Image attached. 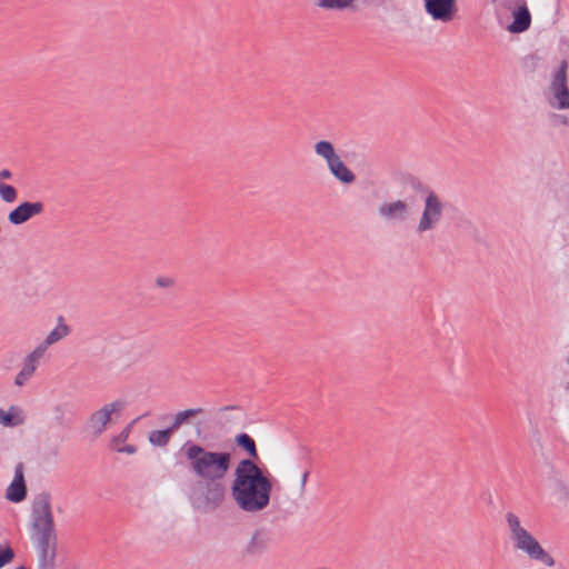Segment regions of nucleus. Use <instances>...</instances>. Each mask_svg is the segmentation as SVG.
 I'll list each match as a JSON object with an SVG mask.
<instances>
[{
	"mask_svg": "<svg viewBox=\"0 0 569 569\" xmlns=\"http://www.w3.org/2000/svg\"><path fill=\"white\" fill-rule=\"evenodd\" d=\"M230 489L237 507L247 513H258L270 505L272 482L251 459L238 462Z\"/></svg>",
	"mask_w": 569,
	"mask_h": 569,
	"instance_id": "1",
	"label": "nucleus"
},
{
	"mask_svg": "<svg viewBox=\"0 0 569 569\" xmlns=\"http://www.w3.org/2000/svg\"><path fill=\"white\" fill-rule=\"evenodd\" d=\"M31 520L39 551V563L42 569H53L57 556V533L49 492L42 491L34 497Z\"/></svg>",
	"mask_w": 569,
	"mask_h": 569,
	"instance_id": "2",
	"label": "nucleus"
},
{
	"mask_svg": "<svg viewBox=\"0 0 569 569\" xmlns=\"http://www.w3.org/2000/svg\"><path fill=\"white\" fill-rule=\"evenodd\" d=\"M192 471L200 478L191 490V503L200 512L213 509V451H206L198 445L186 449Z\"/></svg>",
	"mask_w": 569,
	"mask_h": 569,
	"instance_id": "3",
	"label": "nucleus"
},
{
	"mask_svg": "<svg viewBox=\"0 0 569 569\" xmlns=\"http://www.w3.org/2000/svg\"><path fill=\"white\" fill-rule=\"evenodd\" d=\"M512 547L526 555L530 560L538 561L546 567H553L556 561L540 545L538 539L522 525L520 518L513 512L506 513Z\"/></svg>",
	"mask_w": 569,
	"mask_h": 569,
	"instance_id": "4",
	"label": "nucleus"
},
{
	"mask_svg": "<svg viewBox=\"0 0 569 569\" xmlns=\"http://www.w3.org/2000/svg\"><path fill=\"white\" fill-rule=\"evenodd\" d=\"M315 152L327 162L330 172L336 179L347 184L355 181L356 176L347 168L341 158L336 153L333 144L330 141H318L315 144Z\"/></svg>",
	"mask_w": 569,
	"mask_h": 569,
	"instance_id": "5",
	"label": "nucleus"
},
{
	"mask_svg": "<svg viewBox=\"0 0 569 569\" xmlns=\"http://www.w3.org/2000/svg\"><path fill=\"white\" fill-rule=\"evenodd\" d=\"M445 203L433 191H428L423 200V209L418 220L416 232L419 234L437 228L443 217Z\"/></svg>",
	"mask_w": 569,
	"mask_h": 569,
	"instance_id": "6",
	"label": "nucleus"
},
{
	"mask_svg": "<svg viewBox=\"0 0 569 569\" xmlns=\"http://www.w3.org/2000/svg\"><path fill=\"white\" fill-rule=\"evenodd\" d=\"M126 407V401L114 400L104 405L99 410L92 412L88 419V428L94 437H99L112 420L113 413L121 412Z\"/></svg>",
	"mask_w": 569,
	"mask_h": 569,
	"instance_id": "7",
	"label": "nucleus"
},
{
	"mask_svg": "<svg viewBox=\"0 0 569 569\" xmlns=\"http://www.w3.org/2000/svg\"><path fill=\"white\" fill-rule=\"evenodd\" d=\"M567 61H561V64L555 74L551 83V91L553 94V101L551 106L558 109L569 108V89L567 86Z\"/></svg>",
	"mask_w": 569,
	"mask_h": 569,
	"instance_id": "8",
	"label": "nucleus"
},
{
	"mask_svg": "<svg viewBox=\"0 0 569 569\" xmlns=\"http://www.w3.org/2000/svg\"><path fill=\"white\" fill-rule=\"evenodd\" d=\"M378 214L386 221H407L411 216V206L406 200L397 199L382 202L378 207Z\"/></svg>",
	"mask_w": 569,
	"mask_h": 569,
	"instance_id": "9",
	"label": "nucleus"
},
{
	"mask_svg": "<svg viewBox=\"0 0 569 569\" xmlns=\"http://www.w3.org/2000/svg\"><path fill=\"white\" fill-rule=\"evenodd\" d=\"M425 8L432 19L450 22L456 14V0H425Z\"/></svg>",
	"mask_w": 569,
	"mask_h": 569,
	"instance_id": "10",
	"label": "nucleus"
},
{
	"mask_svg": "<svg viewBox=\"0 0 569 569\" xmlns=\"http://www.w3.org/2000/svg\"><path fill=\"white\" fill-rule=\"evenodd\" d=\"M44 211V204L41 201H24L8 214V220L14 226L22 224L31 218L41 214Z\"/></svg>",
	"mask_w": 569,
	"mask_h": 569,
	"instance_id": "11",
	"label": "nucleus"
},
{
	"mask_svg": "<svg viewBox=\"0 0 569 569\" xmlns=\"http://www.w3.org/2000/svg\"><path fill=\"white\" fill-rule=\"evenodd\" d=\"M23 463L19 462L14 468V478L6 491V498L12 502H20L27 497V487L23 477Z\"/></svg>",
	"mask_w": 569,
	"mask_h": 569,
	"instance_id": "12",
	"label": "nucleus"
},
{
	"mask_svg": "<svg viewBox=\"0 0 569 569\" xmlns=\"http://www.w3.org/2000/svg\"><path fill=\"white\" fill-rule=\"evenodd\" d=\"M269 543V535L264 529H257L244 543L242 553L244 556H256L263 552Z\"/></svg>",
	"mask_w": 569,
	"mask_h": 569,
	"instance_id": "13",
	"label": "nucleus"
},
{
	"mask_svg": "<svg viewBox=\"0 0 569 569\" xmlns=\"http://www.w3.org/2000/svg\"><path fill=\"white\" fill-rule=\"evenodd\" d=\"M530 23L531 16L526 3H523L513 12V21L508 27V30L512 33H520L526 31L530 27Z\"/></svg>",
	"mask_w": 569,
	"mask_h": 569,
	"instance_id": "14",
	"label": "nucleus"
},
{
	"mask_svg": "<svg viewBox=\"0 0 569 569\" xmlns=\"http://www.w3.org/2000/svg\"><path fill=\"white\" fill-rule=\"evenodd\" d=\"M24 420L23 411L19 407L11 406L8 411L0 408V425L3 427H18L23 425Z\"/></svg>",
	"mask_w": 569,
	"mask_h": 569,
	"instance_id": "15",
	"label": "nucleus"
},
{
	"mask_svg": "<svg viewBox=\"0 0 569 569\" xmlns=\"http://www.w3.org/2000/svg\"><path fill=\"white\" fill-rule=\"evenodd\" d=\"M59 321L60 323L46 337L44 341L38 346V348L43 349V352L47 350L49 346L58 342L59 340L68 336L69 327L62 322V317H59Z\"/></svg>",
	"mask_w": 569,
	"mask_h": 569,
	"instance_id": "16",
	"label": "nucleus"
},
{
	"mask_svg": "<svg viewBox=\"0 0 569 569\" xmlns=\"http://www.w3.org/2000/svg\"><path fill=\"white\" fill-rule=\"evenodd\" d=\"M43 355V349L37 347L31 353H29L26 357L21 370L26 372L28 376L32 377Z\"/></svg>",
	"mask_w": 569,
	"mask_h": 569,
	"instance_id": "17",
	"label": "nucleus"
},
{
	"mask_svg": "<svg viewBox=\"0 0 569 569\" xmlns=\"http://www.w3.org/2000/svg\"><path fill=\"white\" fill-rule=\"evenodd\" d=\"M202 412L201 408L187 409L176 413L172 423L170 425L173 431H177L183 423H190L192 418H196Z\"/></svg>",
	"mask_w": 569,
	"mask_h": 569,
	"instance_id": "18",
	"label": "nucleus"
},
{
	"mask_svg": "<svg viewBox=\"0 0 569 569\" xmlns=\"http://www.w3.org/2000/svg\"><path fill=\"white\" fill-rule=\"evenodd\" d=\"M356 0H315V4L326 10H345L355 8Z\"/></svg>",
	"mask_w": 569,
	"mask_h": 569,
	"instance_id": "19",
	"label": "nucleus"
},
{
	"mask_svg": "<svg viewBox=\"0 0 569 569\" xmlns=\"http://www.w3.org/2000/svg\"><path fill=\"white\" fill-rule=\"evenodd\" d=\"M173 432L170 426L162 430H153L149 433L148 440L153 446L164 447L169 443Z\"/></svg>",
	"mask_w": 569,
	"mask_h": 569,
	"instance_id": "20",
	"label": "nucleus"
},
{
	"mask_svg": "<svg viewBox=\"0 0 569 569\" xmlns=\"http://www.w3.org/2000/svg\"><path fill=\"white\" fill-rule=\"evenodd\" d=\"M234 441L239 447H242L248 452V455L251 457V460L258 458L256 443L253 439L249 437L247 433L238 435Z\"/></svg>",
	"mask_w": 569,
	"mask_h": 569,
	"instance_id": "21",
	"label": "nucleus"
},
{
	"mask_svg": "<svg viewBox=\"0 0 569 569\" xmlns=\"http://www.w3.org/2000/svg\"><path fill=\"white\" fill-rule=\"evenodd\" d=\"M230 453L216 452V478H221L228 471L230 466Z\"/></svg>",
	"mask_w": 569,
	"mask_h": 569,
	"instance_id": "22",
	"label": "nucleus"
},
{
	"mask_svg": "<svg viewBox=\"0 0 569 569\" xmlns=\"http://www.w3.org/2000/svg\"><path fill=\"white\" fill-rule=\"evenodd\" d=\"M54 421L58 426L63 428H70L71 420L67 417V410L63 406H56L53 409Z\"/></svg>",
	"mask_w": 569,
	"mask_h": 569,
	"instance_id": "23",
	"label": "nucleus"
},
{
	"mask_svg": "<svg viewBox=\"0 0 569 569\" xmlns=\"http://www.w3.org/2000/svg\"><path fill=\"white\" fill-rule=\"evenodd\" d=\"M17 190L11 184L0 183V197L4 202H13L17 199Z\"/></svg>",
	"mask_w": 569,
	"mask_h": 569,
	"instance_id": "24",
	"label": "nucleus"
},
{
	"mask_svg": "<svg viewBox=\"0 0 569 569\" xmlns=\"http://www.w3.org/2000/svg\"><path fill=\"white\" fill-rule=\"evenodd\" d=\"M13 558L14 551L9 545L0 546V568L10 563Z\"/></svg>",
	"mask_w": 569,
	"mask_h": 569,
	"instance_id": "25",
	"label": "nucleus"
},
{
	"mask_svg": "<svg viewBox=\"0 0 569 569\" xmlns=\"http://www.w3.org/2000/svg\"><path fill=\"white\" fill-rule=\"evenodd\" d=\"M174 283V279L171 277L159 276L156 278V284L159 288H172Z\"/></svg>",
	"mask_w": 569,
	"mask_h": 569,
	"instance_id": "26",
	"label": "nucleus"
},
{
	"mask_svg": "<svg viewBox=\"0 0 569 569\" xmlns=\"http://www.w3.org/2000/svg\"><path fill=\"white\" fill-rule=\"evenodd\" d=\"M30 378L31 376H28L26 372L20 370L19 373L16 376L14 383L19 387H22Z\"/></svg>",
	"mask_w": 569,
	"mask_h": 569,
	"instance_id": "27",
	"label": "nucleus"
},
{
	"mask_svg": "<svg viewBox=\"0 0 569 569\" xmlns=\"http://www.w3.org/2000/svg\"><path fill=\"white\" fill-rule=\"evenodd\" d=\"M551 118L555 124L569 126V118L567 116L552 113Z\"/></svg>",
	"mask_w": 569,
	"mask_h": 569,
	"instance_id": "28",
	"label": "nucleus"
},
{
	"mask_svg": "<svg viewBox=\"0 0 569 569\" xmlns=\"http://www.w3.org/2000/svg\"><path fill=\"white\" fill-rule=\"evenodd\" d=\"M129 433H130V426H128L127 428H124L114 439L113 441L116 443H120V442H124L128 437H129Z\"/></svg>",
	"mask_w": 569,
	"mask_h": 569,
	"instance_id": "29",
	"label": "nucleus"
},
{
	"mask_svg": "<svg viewBox=\"0 0 569 569\" xmlns=\"http://www.w3.org/2000/svg\"><path fill=\"white\" fill-rule=\"evenodd\" d=\"M119 452H124V453H128V455H133L137 452V447L133 446V445H127L122 448H119L118 449Z\"/></svg>",
	"mask_w": 569,
	"mask_h": 569,
	"instance_id": "30",
	"label": "nucleus"
},
{
	"mask_svg": "<svg viewBox=\"0 0 569 569\" xmlns=\"http://www.w3.org/2000/svg\"><path fill=\"white\" fill-rule=\"evenodd\" d=\"M308 477H309V471L308 470L303 471L301 475V478H300V491L301 492L305 491Z\"/></svg>",
	"mask_w": 569,
	"mask_h": 569,
	"instance_id": "31",
	"label": "nucleus"
},
{
	"mask_svg": "<svg viewBox=\"0 0 569 569\" xmlns=\"http://www.w3.org/2000/svg\"><path fill=\"white\" fill-rule=\"evenodd\" d=\"M12 173L9 169H3L0 171V179H10Z\"/></svg>",
	"mask_w": 569,
	"mask_h": 569,
	"instance_id": "32",
	"label": "nucleus"
},
{
	"mask_svg": "<svg viewBox=\"0 0 569 569\" xmlns=\"http://www.w3.org/2000/svg\"><path fill=\"white\" fill-rule=\"evenodd\" d=\"M236 410H239V408H238V407H236V406H228V407H223V408H221V409L219 410V412H220L221 415H223V413H224V412H227V411H236Z\"/></svg>",
	"mask_w": 569,
	"mask_h": 569,
	"instance_id": "33",
	"label": "nucleus"
},
{
	"mask_svg": "<svg viewBox=\"0 0 569 569\" xmlns=\"http://www.w3.org/2000/svg\"><path fill=\"white\" fill-rule=\"evenodd\" d=\"M58 455H59V446H54L51 450V456L56 458V457H58Z\"/></svg>",
	"mask_w": 569,
	"mask_h": 569,
	"instance_id": "34",
	"label": "nucleus"
},
{
	"mask_svg": "<svg viewBox=\"0 0 569 569\" xmlns=\"http://www.w3.org/2000/svg\"><path fill=\"white\" fill-rule=\"evenodd\" d=\"M17 569H27L26 567L21 566V567H18Z\"/></svg>",
	"mask_w": 569,
	"mask_h": 569,
	"instance_id": "35",
	"label": "nucleus"
},
{
	"mask_svg": "<svg viewBox=\"0 0 569 569\" xmlns=\"http://www.w3.org/2000/svg\"><path fill=\"white\" fill-rule=\"evenodd\" d=\"M566 362L569 365V356L567 357Z\"/></svg>",
	"mask_w": 569,
	"mask_h": 569,
	"instance_id": "36",
	"label": "nucleus"
},
{
	"mask_svg": "<svg viewBox=\"0 0 569 569\" xmlns=\"http://www.w3.org/2000/svg\"><path fill=\"white\" fill-rule=\"evenodd\" d=\"M566 389L569 390V382L566 385Z\"/></svg>",
	"mask_w": 569,
	"mask_h": 569,
	"instance_id": "37",
	"label": "nucleus"
}]
</instances>
